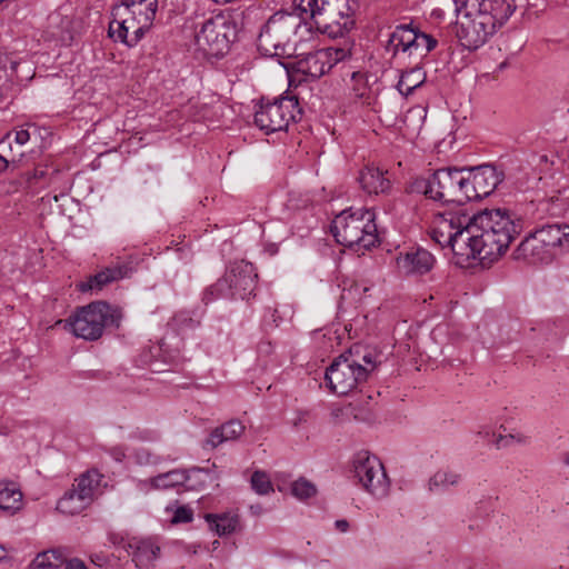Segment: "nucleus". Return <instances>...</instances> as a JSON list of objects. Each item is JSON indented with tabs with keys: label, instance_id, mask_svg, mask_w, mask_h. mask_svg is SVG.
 Wrapping results in <instances>:
<instances>
[{
	"label": "nucleus",
	"instance_id": "nucleus-38",
	"mask_svg": "<svg viewBox=\"0 0 569 569\" xmlns=\"http://www.w3.org/2000/svg\"><path fill=\"white\" fill-rule=\"evenodd\" d=\"M193 512L192 509L187 506L177 507L172 515L173 523H187L192 521Z\"/></svg>",
	"mask_w": 569,
	"mask_h": 569
},
{
	"label": "nucleus",
	"instance_id": "nucleus-32",
	"mask_svg": "<svg viewBox=\"0 0 569 569\" xmlns=\"http://www.w3.org/2000/svg\"><path fill=\"white\" fill-rule=\"evenodd\" d=\"M461 482V475L452 469H439L435 472L429 481L428 489L430 491H446L451 487H456Z\"/></svg>",
	"mask_w": 569,
	"mask_h": 569
},
{
	"label": "nucleus",
	"instance_id": "nucleus-6",
	"mask_svg": "<svg viewBox=\"0 0 569 569\" xmlns=\"http://www.w3.org/2000/svg\"><path fill=\"white\" fill-rule=\"evenodd\" d=\"M256 267L246 260L230 262L224 274L202 291L201 300L207 306L218 299H248L257 288Z\"/></svg>",
	"mask_w": 569,
	"mask_h": 569
},
{
	"label": "nucleus",
	"instance_id": "nucleus-24",
	"mask_svg": "<svg viewBox=\"0 0 569 569\" xmlns=\"http://www.w3.org/2000/svg\"><path fill=\"white\" fill-rule=\"evenodd\" d=\"M127 267L118 266L113 268H106L98 273L90 276L86 281L78 284L81 292L100 291L107 284L120 280L126 277Z\"/></svg>",
	"mask_w": 569,
	"mask_h": 569
},
{
	"label": "nucleus",
	"instance_id": "nucleus-17",
	"mask_svg": "<svg viewBox=\"0 0 569 569\" xmlns=\"http://www.w3.org/2000/svg\"><path fill=\"white\" fill-rule=\"evenodd\" d=\"M217 479L218 476L211 469L194 467L188 470H170L151 478L149 481L153 489H173L180 486L187 489H196Z\"/></svg>",
	"mask_w": 569,
	"mask_h": 569
},
{
	"label": "nucleus",
	"instance_id": "nucleus-47",
	"mask_svg": "<svg viewBox=\"0 0 569 569\" xmlns=\"http://www.w3.org/2000/svg\"><path fill=\"white\" fill-rule=\"evenodd\" d=\"M7 557V550L0 546V561Z\"/></svg>",
	"mask_w": 569,
	"mask_h": 569
},
{
	"label": "nucleus",
	"instance_id": "nucleus-46",
	"mask_svg": "<svg viewBox=\"0 0 569 569\" xmlns=\"http://www.w3.org/2000/svg\"><path fill=\"white\" fill-rule=\"evenodd\" d=\"M369 290L368 287L366 286H362V284H359V283H356L353 284L349 290L348 292L349 293H352V292H356V293H366L367 291Z\"/></svg>",
	"mask_w": 569,
	"mask_h": 569
},
{
	"label": "nucleus",
	"instance_id": "nucleus-10",
	"mask_svg": "<svg viewBox=\"0 0 569 569\" xmlns=\"http://www.w3.org/2000/svg\"><path fill=\"white\" fill-rule=\"evenodd\" d=\"M352 472L361 488L377 500L390 493L391 482L380 459L368 451H359L352 460Z\"/></svg>",
	"mask_w": 569,
	"mask_h": 569
},
{
	"label": "nucleus",
	"instance_id": "nucleus-45",
	"mask_svg": "<svg viewBox=\"0 0 569 569\" xmlns=\"http://www.w3.org/2000/svg\"><path fill=\"white\" fill-rule=\"evenodd\" d=\"M6 83H7L6 71L0 70V101L4 97Z\"/></svg>",
	"mask_w": 569,
	"mask_h": 569
},
{
	"label": "nucleus",
	"instance_id": "nucleus-27",
	"mask_svg": "<svg viewBox=\"0 0 569 569\" xmlns=\"http://www.w3.org/2000/svg\"><path fill=\"white\" fill-rule=\"evenodd\" d=\"M119 8L141 19L144 26H151L157 12V0H122Z\"/></svg>",
	"mask_w": 569,
	"mask_h": 569
},
{
	"label": "nucleus",
	"instance_id": "nucleus-53",
	"mask_svg": "<svg viewBox=\"0 0 569 569\" xmlns=\"http://www.w3.org/2000/svg\"><path fill=\"white\" fill-rule=\"evenodd\" d=\"M3 0H0V2H2Z\"/></svg>",
	"mask_w": 569,
	"mask_h": 569
},
{
	"label": "nucleus",
	"instance_id": "nucleus-7",
	"mask_svg": "<svg viewBox=\"0 0 569 569\" xmlns=\"http://www.w3.org/2000/svg\"><path fill=\"white\" fill-rule=\"evenodd\" d=\"M299 22L286 12H276L262 27L258 37L259 50L270 57L291 58L296 53L291 39Z\"/></svg>",
	"mask_w": 569,
	"mask_h": 569
},
{
	"label": "nucleus",
	"instance_id": "nucleus-30",
	"mask_svg": "<svg viewBox=\"0 0 569 569\" xmlns=\"http://www.w3.org/2000/svg\"><path fill=\"white\" fill-rule=\"evenodd\" d=\"M63 330L77 338L97 340L102 336L106 322H63Z\"/></svg>",
	"mask_w": 569,
	"mask_h": 569
},
{
	"label": "nucleus",
	"instance_id": "nucleus-11",
	"mask_svg": "<svg viewBox=\"0 0 569 569\" xmlns=\"http://www.w3.org/2000/svg\"><path fill=\"white\" fill-rule=\"evenodd\" d=\"M437 40L411 24H399L388 33L383 47L391 57H425L437 47Z\"/></svg>",
	"mask_w": 569,
	"mask_h": 569
},
{
	"label": "nucleus",
	"instance_id": "nucleus-39",
	"mask_svg": "<svg viewBox=\"0 0 569 569\" xmlns=\"http://www.w3.org/2000/svg\"><path fill=\"white\" fill-rule=\"evenodd\" d=\"M512 441H517L519 443H526L527 437L522 436V435L499 436L498 439L496 440V447L502 448V447L508 446Z\"/></svg>",
	"mask_w": 569,
	"mask_h": 569
},
{
	"label": "nucleus",
	"instance_id": "nucleus-50",
	"mask_svg": "<svg viewBox=\"0 0 569 569\" xmlns=\"http://www.w3.org/2000/svg\"><path fill=\"white\" fill-rule=\"evenodd\" d=\"M212 545H213V548H217L219 546V541L214 540Z\"/></svg>",
	"mask_w": 569,
	"mask_h": 569
},
{
	"label": "nucleus",
	"instance_id": "nucleus-51",
	"mask_svg": "<svg viewBox=\"0 0 569 569\" xmlns=\"http://www.w3.org/2000/svg\"><path fill=\"white\" fill-rule=\"evenodd\" d=\"M343 329L350 333V329H348L347 325L343 326Z\"/></svg>",
	"mask_w": 569,
	"mask_h": 569
},
{
	"label": "nucleus",
	"instance_id": "nucleus-34",
	"mask_svg": "<svg viewBox=\"0 0 569 569\" xmlns=\"http://www.w3.org/2000/svg\"><path fill=\"white\" fill-rule=\"evenodd\" d=\"M67 555L61 549H50L37 555L32 561L33 569H59L64 565Z\"/></svg>",
	"mask_w": 569,
	"mask_h": 569
},
{
	"label": "nucleus",
	"instance_id": "nucleus-26",
	"mask_svg": "<svg viewBox=\"0 0 569 569\" xmlns=\"http://www.w3.org/2000/svg\"><path fill=\"white\" fill-rule=\"evenodd\" d=\"M243 431L244 427L239 420H230L213 429L206 440V445L210 448H217L226 441L238 439Z\"/></svg>",
	"mask_w": 569,
	"mask_h": 569
},
{
	"label": "nucleus",
	"instance_id": "nucleus-4",
	"mask_svg": "<svg viewBox=\"0 0 569 569\" xmlns=\"http://www.w3.org/2000/svg\"><path fill=\"white\" fill-rule=\"evenodd\" d=\"M355 0H293L301 20L311 19L330 38L343 37L355 27Z\"/></svg>",
	"mask_w": 569,
	"mask_h": 569
},
{
	"label": "nucleus",
	"instance_id": "nucleus-48",
	"mask_svg": "<svg viewBox=\"0 0 569 569\" xmlns=\"http://www.w3.org/2000/svg\"><path fill=\"white\" fill-rule=\"evenodd\" d=\"M563 462L569 466V452L565 455Z\"/></svg>",
	"mask_w": 569,
	"mask_h": 569
},
{
	"label": "nucleus",
	"instance_id": "nucleus-23",
	"mask_svg": "<svg viewBox=\"0 0 569 569\" xmlns=\"http://www.w3.org/2000/svg\"><path fill=\"white\" fill-rule=\"evenodd\" d=\"M386 173L375 166H366L358 177L362 190L368 194L387 192L391 184L390 180L385 176Z\"/></svg>",
	"mask_w": 569,
	"mask_h": 569
},
{
	"label": "nucleus",
	"instance_id": "nucleus-18",
	"mask_svg": "<svg viewBox=\"0 0 569 569\" xmlns=\"http://www.w3.org/2000/svg\"><path fill=\"white\" fill-rule=\"evenodd\" d=\"M114 18L109 23V36L114 41H119L129 48H132L139 43L143 38L144 33L151 26H144L142 20L137 18L127 11L117 8Z\"/></svg>",
	"mask_w": 569,
	"mask_h": 569
},
{
	"label": "nucleus",
	"instance_id": "nucleus-49",
	"mask_svg": "<svg viewBox=\"0 0 569 569\" xmlns=\"http://www.w3.org/2000/svg\"><path fill=\"white\" fill-rule=\"evenodd\" d=\"M214 2L217 3H228V2H232V0H213Z\"/></svg>",
	"mask_w": 569,
	"mask_h": 569
},
{
	"label": "nucleus",
	"instance_id": "nucleus-52",
	"mask_svg": "<svg viewBox=\"0 0 569 569\" xmlns=\"http://www.w3.org/2000/svg\"><path fill=\"white\" fill-rule=\"evenodd\" d=\"M140 439L148 440L149 438L148 437H140Z\"/></svg>",
	"mask_w": 569,
	"mask_h": 569
},
{
	"label": "nucleus",
	"instance_id": "nucleus-29",
	"mask_svg": "<svg viewBox=\"0 0 569 569\" xmlns=\"http://www.w3.org/2000/svg\"><path fill=\"white\" fill-rule=\"evenodd\" d=\"M101 480L102 475L98 470H89L74 480L72 488L91 505Z\"/></svg>",
	"mask_w": 569,
	"mask_h": 569
},
{
	"label": "nucleus",
	"instance_id": "nucleus-3",
	"mask_svg": "<svg viewBox=\"0 0 569 569\" xmlns=\"http://www.w3.org/2000/svg\"><path fill=\"white\" fill-rule=\"evenodd\" d=\"M456 11L471 19L465 46L475 50L482 46L517 9L516 0H453Z\"/></svg>",
	"mask_w": 569,
	"mask_h": 569
},
{
	"label": "nucleus",
	"instance_id": "nucleus-28",
	"mask_svg": "<svg viewBox=\"0 0 569 569\" xmlns=\"http://www.w3.org/2000/svg\"><path fill=\"white\" fill-rule=\"evenodd\" d=\"M204 519L210 530L220 537L231 535L239 526V517L234 512L207 513Z\"/></svg>",
	"mask_w": 569,
	"mask_h": 569
},
{
	"label": "nucleus",
	"instance_id": "nucleus-42",
	"mask_svg": "<svg viewBox=\"0 0 569 569\" xmlns=\"http://www.w3.org/2000/svg\"><path fill=\"white\" fill-rule=\"evenodd\" d=\"M30 140V133L28 130H18L16 131L14 133V141L20 144V146H23L26 144L28 141Z\"/></svg>",
	"mask_w": 569,
	"mask_h": 569
},
{
	"label": "nucleus",
	"instance_id": "nucleus-22",
	"mask_svg": "<svg viewBox=\"0 0 569 569\" xmlns=\"http://www.w3.org/2000/svg\"><path fill=\"white\" fill-rule=\"evenodd\" d=\"M123 316L122 308L119 306L96 301L77 308L67 320H121Z\"/></svg>",
	"mask_w": 569,
	"mask_h": 569
},
{
	"label": "nucleus",
	"instance_id": "nucleus-21",
	"mask_svg": "<svg viewBox=\"0 0 569 569\" xmlns=\"http://www.w3.org/2000/svg\"><path fill=\"white\" fill-rule=\"evenodd\" d=\"M127 552L138 568H149L159 558L160 546L154 538L133 537L127 543Z\"/></svg>",
	"mask_w": 569,
	"mask_h": 569
},
{
	"label": "nucleus",
	"instance_id": "nucleus-25",
	"mask_svg": "<svg viewBox=\"0 0 569 569\" xmlns=\"http://www.w3.org/2000/svg\"><path fill=\"white\" fill-rule=\"evenodd\" d=\"M23 506V493L19 483L12 480L0 481V509L13 515Z\"/></svg>",
	"mask_w": 569,
	"mask_h": 569
},
{
	"label": "nucleus",
	"instance_id": "nucleus-14",
	"mask_svg": "<svg viewBox=\"0 0 569 569\" xmlns=\"http://www.w3.org/2000/svg\"><path fill=\"white\" fill-rule=\"evenodd\" d=\"M60 171L51 170L43 164L36 166L32 170H28L21 173L18 178L12 179L6 183L4 191L8 193L24 191L27 193H38L46 187H52L53 191L59 190V193H54L52 199L57 202L60 197L66 196L70 191L69 180L63 181L59 187H56L60 180Z\"/></svg>",
	"mask_w": 569,
	"mask_h": 569
},
{
	"label": "nucleus",
	"instance_id": "nucleus-2",
	"mask_svg": "<svg viewBox=\"0 0 569 569\" xmlns=\"http://www.w3.org/2000/svg\"><path fill=\"white\" fill-rule=\"evenodd\" d=\"M375 348L355 343L326 369L325 381L330 392L347 396L365 383L381 362Z\"/></svg>",
	"mask_w": 569,
	"mask_h": 569
},
{
	"label": "nucleus",
	"instance_id": "nucleus-13",
	"mask_svg": "<svg viewBox=\"0 0 569 569\" xmlns=\"http://www.w3.org/2000/svg\"><path fill=\"white\" fill-rule=\"evenodd\" d=\"M525 251L542 262H549L558 249L569 250V226L546 224L537 229L522 243Z\"/></svg>",
	"mask_w": 569,
	"mask_h": 569
},
{
	"label": "nucleus",
	"instance_id": "nucleus-5",
	"mask_svg": "<svg viewBox=\"0 0 569 569\" xmlns=\"http://www.w3.org/2000/svg\"><path fill=\"white\" fill-rule=\"evenodd\" d=\"M331 232L338 243L357 251L368 250L379 241L376 214L366 208L341 211L332 220Z\"/></svg>",
	"mask_w": 569,
	"mask_h": 569
},
{
	"label": "nucleus",
	"instance_id": "nucleus-31",
	"mask_svg": "<svg viewBox=\"0 0 569 569\" xmlns=\"http://www.w3.org/2000/svg\"><path fill=\"white\" fill-rule=\"evenodd\" d=\"M90 503L86 497L78 495L73 488L64 492L57 502V510L63 515L73 516L83 511Z\"/></svg>",
	"mask_w": 569,
	"mask_h": 569
},
{
	"label": "nucleus",
	"instance_id": "nucleus-8",
	"mask_svg": "<svg viewBox=\"0 0 569 569\" xmlns=\"http://www.w3.org/2000/svg\"><path fill=\"white\" fill-rule=\"evenodd\" d=\"M234 38V26L223 14L206 18L196 27L194 42L206 56L221 57Z\"/></svg>",
	"mask_w": 569,
	"mask_h": 569
},
{
	"label": "nucleus",
	"instance_id": "nucleus-19",
	"mask_svg": "<svg viewBox=\"0 0 569 569\" xmlns=\"http://www.w3.org/2000/svg\"><path fill=\"white\" fill-rule=\"evenodd\" d=\"M435 256L422 247H411L396 257V267L403 276H423L432 270Z\"/></svg>",
	"mask_w": 569,
	"mask_h": 569
},
{
	"label": "nucleus",
	"instance_id": "nucleus-41",
	"mask_svg": "<svg viewBox=\"0 0 569 569\" xmlns=\"http://www.w3.org/2000/svg\"><path fill=\"white\" fill-rule=\"evenodd\" d=\"M109 453L112 457V459L117 462H122L127 457H129L124 448L121 446L112 447L109 450Z\"/></svg>",
	"mask_w": 569,
	"mask_h": 569
},
{
	"label": "nucleus",
	"instance_id": "nucleus-16",
	"mask_svg": "<svg viewBox=\"0 0 569 569\" xmlns=\"http://www.w3.org/2000/svg\"><path fill=\"white\" fill-rule=\"evenodd\" d=\"M463 169L462 199L467 201L481 200L490 196L502 178L495 167L490 164L479 166L472 169Z\"/></svg>",
	"mask_w": 569,
	"mask_h": 569
},
{
	"label": "nucleus",
	"instance_id": "nucleus-1",
	"mask_svg": "<svg viewBox=\"0 0 569 569\" xmlns=\"http://www.w3.org/2000/svg\"><path fill=\"white\" fill-rule=\"evenodd\" d=\"M521 229V220L507 209L473 216L455 209L433 216L430 234L441 247H450L460 262L478 259L485 264L501 257Z\"/></svg>",
	"mask_w": 569,
	"mask_h": 569
},
{
	"label": "nucleus",
	"instance_id": "nucleus-35",
	"mask_svg": "<svg viewBox=\"0 0 569 569\" xmlns=\"http://www.w3.org/2000/svg\"><path fill=\"white\" fill-rule=\"evenodd\" d=\"M317 492L316 485L305 477H300L291 483V493L298 500L313 498Z\"/></svg>",
	"mask_w": 569,
	"mask_h": 569
},
{
	"label": "nucleus",
	"instance_id": "nucleus-12",
	"mask_svg": "<svg viewBox=\"0 0 569 569\" xmlns=\"http://www.w3.org/2000/svg\"><path fill=\"white\" fill-rule=\"evenodd\" d=\"M463 169L442 168L427 179L420 180L418 187L429 199L441 202L463 203Z\"/></svg>",
	"mask_w": 569,
	"mask_h": 569
},
{
	"label": "nucleus",
	"instance_id": "nucleus-43",
	"mask_svg": "<svg viewBox=\"0 0 569 569\" xmlns=\"http://www.w3.org/2000/svg\"><path fill=\"white\" fill-rule=\"evenodd\" d=\"M64 563V569H87L84 562L79 559H71L69 561L66 560Z\"/></svg>",
	"mask_w": 569,
	"mask_h": 569
},
{
	"label": "nucleus",
	"instance_id": "nucleus-9",
	"mask_svg": "<svg viewBox=\"0 0 569 569\" xmlns=\"http://www.w3.org/2000/svg\"><path fill=\"white\" fill-rule=\"evenodd\" d=\"M301 116V108L296 96L276 98L273 101L261 100L254 113V124L266 134L286 130L290 122Z\"/></svg>",
	"mask_w": 569,
	"mask_h": 569
},
{
	"label": "nucleus",
	"instance_id": "nucleus-33",
	"mask_svg": "<svg viewBox=\"0 0 569 569\" xmlns=\"http://www.w3.org/2000/svg\"><path fill=\"white\" fill-rule=\"evenodd\" d=\"M426 80V74L421 68H412L401 73L397 83L398 91L405 96H410Z\"/></svg>",
	"mask_w": 569,
	"mask_h": 569
},
{
	"label": "nucleus",
	"instance_id": "nucleus-15",
	"mask_svg": "<svg viewBox=\"0 0 569 569\" xmlns=\"http://www.w3.org/2000/svg\"><path fill=\"white\" fill-rule=\"evenodd\" d=\"M350 54V49L345 47L321 48L307 53L293 54L292 66L305 76L320 78Z\"/></svg>",
	"mask_w": 569,
	"mask_h": 569
},
{
	"label": "nucleus",
	"instance_id": "nucleus-37",
	"mask_svg": "<svg viewBox=\"0 0 569 569\" xmlns=\"http://www.w3.org/2000/svg\"><path fill=\"white\" fill-rule=\"evenodd\" d=\"M129 458L132 459L137 465H140V466L157 465L160 462V458L152 455L146 448L136 449L129 456Z\"/></svg>",
	"mask_w": 569,
	"mask_h": 569
},
{
	"label": "nucleus",
	"instance_id": "nucleus-40",
	"mask_svg": "<svg viewBox=\"0 0 569 569\" xmlns=\"http://www.w3.org/2000/svg\"><path fill=\"white\" fill-rule=\"evenodd\" d=\"M11 143L9 137L0 141V173L8 169L9 160L3 156L6 149H10Z\"/></svg>",
	"mask_w": 569,
	"mask_h": 569
},
{
	"label": "nucleus",
	"instance_id": "nucleus-44",
	"mask_svg": "<svg viewBox=\"0 0 569 569\" xmlns=\"http://www.w3.org/2000/svg\"><path fill=\"white\" fill-rule=\"evenodd\" d=\"M335 528L340 532H347L349 529V522L345 519L336 520Z\"/></svg>",
	"mask_w": 569,
	"mask_h": 569
},
{
	"label": "nucleus",
	"instance_id": "nucleus-36",
	"mask_svg": "<svg viewBox=\"0 0 569 569\" xmlns=\"http://www.w3.org/2000/svg\"><path fill=\"white\" fill-rule=\"evenodd\" d=\"M251 488L258 495H268L273 491L269 476L263 471H254L251 476Z\"/></svg>",
	"mask_w": 569,
	"mask_h": 569
},
{
	"label": "nucleus",
	"instance_id": "nucleus-20",
	"mask_svg": "<svg viewBox=\"0 0 569 569\" xmlns=\"http://www.w3.org/2000/svg\"><path fill=\"white\" fill-rule=\"evenodd\" d=\"M377 79L375 76L362 71H353L347 82L350 98L362 106L371 107L376 103L378 88L375 87Z\"/></svg>",
	"mask_w": 569,
	"mask_h": 569
}]
</instances>
